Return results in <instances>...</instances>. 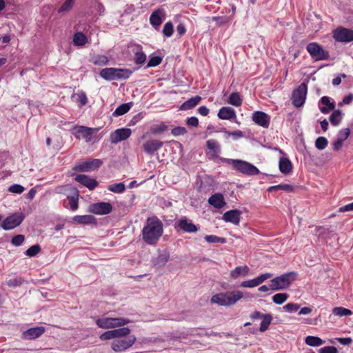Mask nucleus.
<instances>
[{
	"label": "nucleus",
	"instance_id": "f257e3e1",
	"mask_svg": "<svg viewBox=\"0 0 353 353\" xmlns=\"http://www.w3.org/2000/svg\"><path fill=\"white\" fill-rule=\"evenodd\" d=\"M163 232V225L157 216L148 217L141 230L143 241L148 245H154L157 243Z\"/></svg>",
	"mask_w": 353,
	"mask_h": 353
},
{
	"label": "nucleus",
	"instance_id": "f03ea898",
	"mask_svg": "<svg viewBox=\"0 0 353 353\" xmlns=\"http://www.w3.org/2000/svg\"><path fill=\"white\" fill-rule=\"evenodd\" d=\"M252 297L249 293L243 294L240 290L218 293L211 298V303L221 306H230L236 304L242 298Z\"/></svg>",
	"mask_w": 353,
	"mask_h": 353
},
{
	"label": "nucleus",
	"instance_id": "7ed1b4c3",
	"mask_svg": "<svg viewBox=\"0 0 353 353\" xmlns=\"http://www.w3.org/2000/svg\"><path fill=\"white\" fill-rule=\"evenodd\" d=\"M56 192L59 194H64L67 196L68 200V203L64 201L63 205L65 208H70L72 211H75L79 207V191L69 185L65 186H60L56 188Z\"/></svg>",
	"mask_w": 353,
	"mask_h": 353
},
{
	"label": "nucleus",
	"instance_id": "20e7f679",
	"mask_svg": "<svg viewBox=\"0 0 353 353\" xmlns=\"http://www.w3.org/2000/svg\"><path fill=\"white\" fill-rule=\"evenodd\" d=\"M132 72L130 69L106 68L100 71V76L107 81L128 79Z\"/></svg>",
	"mask_w": 353,
	"mask_h": 353
},
{
	"label": "nucleus",
	"instance_id": "39448f33",
	"mask_svg": "<svg viewBox=\"0 0 353 353\" xmlns=\"http://www.w3.org/2000/svg\"><path fill=\"white\" fill-rule=\"evenodd\" d=\"M296 276V273L292 272L276 276L270 281V288L274 291L287 289L294 281Z\"/></svg>",
	"mask_w": 353,
	"mask_h": 353
},
{
	"label": "nucleus",
	"instance_id": "423d86ee",
	"mask_svg": "<svg viewBox=\"0 0 353 353\" xmlns=\"http://www.w3.org/2000/svg\"><path fill=\"white\" fill-rule=\"evenodd\" d=\"M130 322L129 319L125 318L105 317L97 319L96 324L100 328L110 329L124 326Z\"/></svg>",
	"mask_w": 353,
	"mask_h": 353
},
{
	"label": "nucleus",
	"instance_id": "0eeeda50",
	"mask_svg": "<svg viewBox=\"0 0 353 353\" xmlns=\"http://www.w3.org/2000/svg\"><path fill=\"white\" fill-rule=\"evenodd\" d=\"M307 93V85L306 83L303 82L293 91L292 95V104L297 108L301 107L305 101Z\"/></svg>",
	"mask_w": 353,
	"mask_h": 353
},
{
	"label": "nucleus",
	"instance_id": "6e6552de",
	"mask_svg": "<svg viewBox=\"0 0 353 353\" xmlns=\"http://www.w3.org/2000/svg\"><path fill=\"white\" fill-rule=\"evenodd\" d=\"M306 49L310 56L315 60H327L329 58V52L316 43H309Z\"/></svg>",
	"mask_w": 353,
	"mask_h": 353
},
{
	"label": "nucleus",
	"instance_id": "1a4fd4ad",
	"mask_svg": "<svg viewBox=\"0 0 353 353\" xmlns=\"http://www.w3.org/2000/svg\"><path fill=\"white\" fill-rule=\"evenodd\" d=\"M25 218L22 212H17L8 216L1 223V228L5 230H10L19 226Z\"/></svg>",
	"mask_w": 353,
	"mask_h": 353
},
{
	"label": "nucleus",
	"instance_id": "9d476101",
	"mask_svg": "<svg viewBox=\"0 0 353 353\" xmlns=\"http://www.w3.org/2000/svg\"><path fill=\"white\" fill-rule=\"evenodd\" d=\"M174 228L187 233H194L199 230V227L193 223L192 220L186 216H182L175 221Z\"/></svg>",
	"mask_w": 353,
	"mask_h": 353
},
{
	"label": "nucleus",
	"instance_id": "9b49d317",
	"mask_svg": "<svg viewBox=\"0 0 353 353\" xmlns=\"http://www.w3.org/2000/svg\"><path fill=\"white\" fill-rule=\"evenodd\" d=\"M333 38L335 41L342 43L353 41V30L338 27L333 31Z\"/></svg>",
	"mask_w": 353,
	"mask_h": 353
},
{
	"label": "nucleus",
	"instance_id": "f8f14e48",
	"mask_svg": "<svg viewBox=\"0 0 353 353\" xmlns=\"http://www.w3.org/2000/svg\"><path fill=\"white\" fill-rule=\"evenodd\" d=\"M234 169L246 175H256L259 173V169L254 165L243 161L237 160Z\"/></svg>",
	"mask_w": 353,
	"mask_h": 353
},
{
	"label": "nucleus",
	"instance_id": "ddd939ff",
	"mask_svg": "<svg viewBox=\"0 0 353 353\" xmlns=\"http://www.w3.org/2000/svg\"><path fill=\"white\" fill-rule=\"evenodd\" d=\"M136 339L134 336H130L127 339L115 340L112 343L111 347L115 352H123L132 346Z\"/></svg>",
	"mask_w": 353,
	"mask_h": 353
},
{
	"label": "nucleus",
	"instance_id": "4468645a",
	"mask_svg": "<svg viewBox=\"0 0 353 353\" xmlns=\"http://www.w3.org/2000/svg\"><path fill=\"white\" fill-rule=\"evenodd\" d=\"M131 134L132 130L130 128H119L110 134V141L111 143L116 144L120 141L128 139Z\"/></svg>",
	"mask_w": 353,
	"mask_h": 353
},
{
	"label": "nucleus",
	"instance_id": "2eb2a0df",
	"mask_svg": "<svg viewBox=\"0 0 353 353\" xmlns=\"http://www.w3.org/2000/svg\"><path fill=\"white\" fill-rule=\"evenodd\" d=\"M90 212L98 215H104L112 211V205L108 202H97L90 205Z\"/></svg>",
	"mask_w": 353,
	"mask_h": 353
},
{
	"label": "nucleus",
	"instance_id": "dca6fc26",
	"mask_svg": "<svg viewBox=\"0 0 353 353\" xmlns=\"http://www.w3.org/2000/svg\"><path fill=\"white\" fill-rule=\"evenodd\" d=\"M165 17L166 13L164 9H157L152 12L150 17V23L156 30H159Z\"/></svg>",
	"mask_w": 353,
	"mask_h": 353
},
{
	"label": "nucleus",
	"instance_id": "f3484780",
	"mask_svg": "<svg viewBox=\"0 0 353 353\" xmlns=\"http://www.w3.org/2000/svg\"><path fill=\"white\" fill-rule=\"evenodd\" d=\"M128 48L132 54H134V61L136 64L143 63L146 60V55L143 51L142 46L139 44L132 43L129 45Z\"/></svg>",
	"mask_w": 353,
	"mask_h": 353
},
{
	"label": "nucleus",
	"instance_id": "a211bd4d",
	"mask_svg": "<svg viewBox=\"0 0 353 353\" xmlns=\"http://www.w3.org/2000/svg\"><path fill=\"white\" fill-rule=\"evenodd\" d=\"M252 121L259 126L268 128L270 123V117L262 111H256L252 114Z\"/></svg>",
	"mask_w": 353,
	"mask_h": 353
},
{
	"label": "nucleus",
	"instance_id": "6ab92c4d",
	"mask_svg": "<svg viewBox=\"0 0 353 353\" xmlns=\"http://www.w3.org/2000/svg\"><path fill=\"white\" fill-rule=\"evenodd\" d=\"M92 128L85 126H76L74 128L73 134L77 139H79L81 137L84 139L87 142H89L92 139Z\"/></svg>",
	"mask_w": 353,
	"mask_h": 353
},
{
	"label": "nucleus",
	"instance_id": "aec40b11",
	"mask_svg": "<svg viewBox=\"0 0 353 353\" xmlns=\"http://www.w3.org/2000/svg\"><path fill=\"white\" fill-rule=\"evenodd\" d=\"M241 214V212L239 210H229L223 214V219L226 222H230L236 225H239Z\"/></svg>",
	"mask_w": 353,
	"mask_h": 353
},
{
	"label": "nucleus",
	"instance_id": "412c9836",
	"mask_svg": "<svg viewBox=\"0 0 353 353\" xmlns=\"http://www.w3.org/2000/svg\"><path fill=\"white\" fill-rule=\"evenodd\" d=\"M101 165V160L94 159L83 162L79 165V168L80 171L90 172L99 168Z\"/></svg>",
	"mask_w": 353,
	"mask_h": 353
},
{
	"label": "nucleus",
	"instance_id": "4be33fe9",
	"mask_svg": "<svg viewBox=\"0 0 353 353\" xmlns=\"http://www.w3.org/2000/svg\"><path fill=\"white\" fill-rule=\"evenodd\" d=\"M75 181L87 187L90 190H94L98 185V182L85 174H78L75 177Z\"/></svg>",
	"mask_w": 353,
	"mask_h": 353
},
{
	"label": "nucleus",
	"instance_id": "5701e85b",
	"mask_svg": "<svg viewBox=\"0 0 353 353\" xmlns=\"http://www.w3.org/2000/svg\"><path fill=\"white\" fill-rule=\"evenodd\" d=\"M45 332L43 327H36L27 330L23 333V338L27 340L35 339L41 336Z\"/></svg>",
	"mask_w": 353,
	"mask_h": 353
},
{
	"label": "nucleus",
	"instance_id": "b1692460",
	"mask_svg": "<svg viewBox=\"0 0 353 353\" xmlns=\"http://www.w3.org/2000/svg\"><path fill=\"white\" fill-rule=\"evenodd\" d=\"M163 145V142L158 140H149L143 144L144 151L150 154L157 151Z\"/></svg>",
	"mask_w": 353,
	"mask_h": 353
},
{
	"label": "nucleus",
	"instance_id": "393cba45",
	"mask_svg": "<svg viewBox=\"0 0 353 353\" xmlns=\"http://www.w3.org/2000/svg\"><path fill=\"white\" fill-rule=\"evenodd\" d=\"M169 259L170 253L168 251H163L157 256L152 259V263L155 267L161 268L166 264Z\"/></svg>",
	"mask_w": 353,
	"mask_h": 353
},
{
	"label": "nucleus",
	"instance_id": "a878e982",
	"mask_svg": "<svg viewBox=\"0 0 353 353\" xmlns=\"http://www.w3.org/2000/svg\"><path fill=\"white\" fill-rule=\"evenodd\" d=\"M218 117L221 119L230 120L236 118V112L230 107H223L218 112Z\"/></svg>",
	"mask_w": 353,
	"mask_h": 353
},
{
	"label": "nucleus",
	"instance_id": "bb28decb",
	"mask_svg": "<svg viewBox=\"0 0 353 353\" xmlns=\"http://www.w3.org/2000/svg\"><path fill=\"white\" fill-rule=\"evenodd\" d=\"M250 271V268L247 265L237 266L230 272V277L236 279L239 277L246 276Z\"/></svg>",
	"mask_w": 353,
	"mask_h": 353
},
{
	"label": "nucleus",
	"instance_id": "cd10ccee",
	"mask_svg": "<svg viewBox=\"0 0 353 353\" xmlns=\"http://www.w3.org/2000/svg\"><path fill=\"white\" fill-rule=\"evenodd\" d=\"M208 203L218 209L222 208L225 204L223 196L219 193L211 196L208 199Z\"/></svg>",
	"mask_w": 353,
	"mask_h": 353
},
{
	"label": "nucleus",
	"instance_id": "c85d7f7f",
	"mask_svg": "<svg viewBox=\"0 0 353 353\" xmlns=\"http://www.w3.org/2000/svg\"><path fill=\"white\" fill-rule=\"evenodd\" d=\"M206 146L208 150L212 152L211 154V159H213L218 157V154L221 152V147L217 142V141L214 139L208 140L206 142Z\"/></svg>",
	"mask_w": 353,
	"mask_h": 353
},
{
	"label": "nucleus",
	"instance_id": "c756f323",
	"mask_svg": "<svg viewBox=\"0 0 353 353\" xmlns=\"http://www.w3.org/2000/svg\"><path fill=\"white\" fill-rule=\"evenodd\" d=\"M321 103L324 105V107H320V110L323 114H327L330 111L334 110L335 108V103L330 102V97L324 96L321 99Z\"/></svg>",
	"mask_w": 353,
	"mask_h": 353
},
{
	"label": "nucleus",
	"instance_id": "7c9ffc66",
	"mask_svg": "<svg viewBox=\"0 0 353 353\" xmlns=\"http://www.w3.org/2000/svg\"><path fill=\"white\" fill-rule=\"evenodd\" d=\"M201 100L199 96H195L185 101L181 106L180 110H187L194 108Z\"/></svg>",
	"mask_w": 353,
	"mask_h": 353
},
{
	"label": "nucleus",
	"instance_id": "2f4dec72",
	"mask_svg": "<svg viewBox=\"0 0 353 353\" xmlns=\"http://www.w3.org/2000/svg\"><path fill=\"white\" fill-rule=\"evenodd\" d=\"M279 170L281 172L288 174L292 172V163L290 161L285 157H282L279 161Z\"/></svg>",
	"mask_w": 353,
	"mask_h": 353
},
{
	"label": "nucleus",
	"instance_id": "473e14b6",
	"mask_svg": "<svg viewBox=\"0 0 353 353\" xmlns=\"http://www.w3.org/2000/svg\"><path fill=\"white\" fill-rule=\"evenodd\" d=\"M74 221L80 224H90L95 222L96 219L92 215H77L73 218Z\"/></svg>",
	"mask_w": 353,
	"mask_h": 353
},
{
	"label": "nucleus",
	"instance_id": "72a5a7b5",
	"mask_svg": "<svg viewBox=\"0 0 353 353\" xmlns=\"http://www.w3.org/2000/svg\"><path fill=\"white\" fill-rule=\"evenodd\" d=\"M261 319L262 321L260 325L259 331L264 332L268 329L272 321V316L270 314H265Z\"/></svg>",
	"mask_w": 353,
	"mask_h": 353
},
{
	"label": "nucleus",
	"instance_id": "f704fd0d",
	"mask_svg": "<svg viewBox=\"0 0 353 353\" xmlns=\"http://www.w3.org/2000/svg\"><path fill=\"white\" fill-rule=\"evenodd\" d=\"M305 342L307 345L312 347H318L324 343V341L321 338L313 336H307Z\"/></svg>",
	"mask_w": 353,
	"mask_h": 353
},
{
	"label": "nucleus",
	"instance_id": "c9c22d12",
	"mask_svg": "<svg viewBox=\"0 0 353 353\" xmlns=\"http://www.w3.org/2000/svg\"><path fill=\"white\" fill-rule=\"evenodd\" d=\"M342 119V112L339 110H334L330 117V121L332 125L336 126L339 125Z\"/></svg>",
	"mask_w": 353,
	"mask_h": 353
},
{
	"label": "nucleus",
	"instance_id": "e433bc0d",
	"mask_svg": "<svg viewBox=\"0 0 353 353\" xmlns=\"http://www.w3.org/2000/svg\"><path fill=\"white\" fill-rule=\"evenodd\" d=\"M87 41V37L81 32H77L74 35L73 42L75 46H83Z\"/></svg>",
	"mask_w": 353,
	"mask_h": 353
},
{
	"label": "nucleus",
	"instance_id": "4c0bfd02",
	"mask_svg": "<svg viewBox=\"0 0 353 353\" xmlns=\"http://www.w3.org/2000/svg\"><path fill=\"white\" fill-rule=\"evenodd\" d=\"M92 62L96 65H105L109 59L105 55H95L92 58Z\"/></svg>",
	"mask_w": 353,
	"mask_h": 353
},
{
	"label": "nucleus",
	"instance_id": "58836bf2",
	"mask_svg": "<svg viewBox=\"0 0 353 353\" xmlns=\"http://www.w3.org/2000/svg\"><path fill=\"white\" fill-rule=\"evenodd\" d=\"M131 108L130 103H123L119 105L113 112L112 115L114 117H118L123 115L128 112Z\"/></svg>",
	"mask_w": 353,
	"mask_h": 353
},
{
	"label": "nucleus",
	"instance_id": "ea45409f",
	"mask_svg": "<svg viewBox=\"0 0 353 353\" xmlns=\"http://www.w3.org/2000/svg\"><path fill=\"white\" fill-rule=\"evenodd\" d=\"M107 189L114 193L121 194L125 190L124 183H118L108 186Z\"/></svg>",
	"mask_w": 353,
	"mask_h": 353
},
{
	"label": "nucleus",
	"instance_id": "a19ab883",
	"mask_svg": "<svg viewBox=\"0 0 353 353\" xmlns=\"http://www.w3.org/2000/svg\"><path fill=\"white\" fill-rule=\"evenodd\" d=\"M228 103L234 106H240L242 103V99L238 92H233L230 94Z\"/></svg>",
	"mask_w": 353,
	"mask_h": 353
},
{
	"label": "nucleus",
	"instance_id": "79ce46f5",
	"mask_svg": "<svg viewBox=\"0 0 353 353\" xmlns=\"http://www.w3.org/2000/svg\"><path fill=\"white\" fill-rule=\"evenodd\" d=\"M332 312L334 315L339 316H350L352 314L349 309L343 307H336L333 309Z\"/></svg>",
	"mask_w": 353,
	"mask_h": 353
},
{
	"label": "nucleus",
	"instance_id": "37998d69",
	"mask_svg": "<svg viewBox=\"0 0 353 353\" xmlns=\"http://www.w3.org/2000/svg\"><path fill=\"white\" fill-rule=\"evenodd\" d=\"M289 296L286 293H278L274 294L272 296V301L274 303L281 305L283 303L288 299Z\"/></svg>",
	"mask_w": 353,
	"mask_h": 353
},
{
	"label": "nucleus",
	"instance_id": "c03bdc74",
	"mask_svg": "<svg viewBox=\"0 0 353 353\" xmlns=\"http://www.w3.org/2000/svg\"><path fill=\"white\" fill-rule=\"evenodd\" d=\"M232 19V16L227 17V16H220V17H212L211 18L212 21H216L217 23L220 26H224L228 23Z\"/></svg>",
	"mask_w": 353,
	"mask_h": 353
},
{
	"label": "nucleus",
	"instance_id": "a18cd8bd",
	"mask_svg": "<svg viewBox=\"0 0 353 353\" xmlns=\"http://www.w3.org/2000/svg\"><path fill=\"white\" fill-rule=\"evenodd\" d=\"M205 240L209 243H225V238L219 237L215 235H206Z\"/></svg>",
	"mask_w": 353,
	"mask_h": 353
},
{
	"label": "nucleus",
	"instance_id": "49530a36",
	"mask_svg": "<svg viewBox=\"0 0 353 353\" xmlns=\"http://www.w3.org/2000/svg\"><path fill=\"white\" fill-rule=\"evenodd\" d=\"M272 190H283L287 192H291L293 191L294 188L290 184H279V185L271 186L268 190L271 191Z\"/></svg>",
	"mask_w": 353,
	"mask_h": 353
},
{
	"label": "nucleus",
	"instance_id": "de8ad7c7",
	"mask_svg": "<svg viewBox=\"0 0 353 353\" xmlns=\"http://www.w3.org/2000/svg\"><path fill=\"white\" fill-rule=\"evenodd\" d=\"M328 144L327 139L324 137H319L316 139L315 146L319 150L325 149Z\"/></svg>",
	"mask_w": 353,
	"mask_h": 353
},
{
	"label": "nucleus",
	"instance_id": "09e8293b",
	"mask_svg": "<svg viewBox=\"0 0 353 353\" xmlns=\"http://www.w3.org/2000/svg\"><path fill=\"white\" fill-rule=\"evenodd\" d=\"M115 338L123 337L128 336L130 333V330L128 327H121L118 329H114Z\"/></svg>",
	"mask_w": 353,
	"mask_h": 353
},
{
	"label": "nucleus",
	"instance_id": "8fccbe9b",
	"mask_svg": "<svg viewBox=\"0 0 353 353\" xmlns=\"http://www.w3.org/2000/svg\"><path fill=\"white\" fill-rule=\"evenodd\" d=\"M168 130V126L165 123L154 125L151 128V132L154 134H160Z\"/></svg>",
	"mask_w": 353,
	"mask_h": 353
},
{
	"label": "nucleus",
	"instance_id": "3c124183",
	"mask_svg": "<svg viewBox=\"0 0 353 353\" xmlns=\"http://www.w3.org/2000/svg\"><path fill=\"white\" fill-rule=\"evenodd\" d=\"M41 248L39 245H33L26 250V254L30 257H32L39 254Z\"/></svg>",
	"mask_w": 353,
	"mask_h": 353
},
{
	"label": "nucleus",
	"instance_id": "603ef678",
	"mask_svg": "<svg viewBox=\"0 0 353 353\" xmlns=\"http://www.w3.org/2000/svg\"><path fill=\"white\" fill-rule=\"evenodd\" d=\"M163 34L167 37H170L173 34V25L170 21L167 22L163 28Z\"/></svg>",
	"mask_w": 353,
	"mask_h": 353
},
{
	"label": "nucleus",
	"instance_id": "864d4df0",
	"mask_svg": "<svg viewBox=\"0 0 353 353\" xmlns=\"http://www.w3.org/2000/svg\"><path fill=\"white\" fill-rule=\"evenodd\" d=\"M350 134V129L347 128L341 130L337 134V139L344 141L346 140Z\"/></svg>",
	"mask_w": 353,
	"mask_h": 353
},
{
	"label": "nucleus",
	"instance_id": "5fc2aeb1",
	"mask_svg": "<svg viewBox=\"0 0 353 353\" xmlns=\"http://www.w3.org/2000/svg\"><path fill=\"white\" fill-rule=\"evenodd\" d=\"M162 62V58L159 56L150 57L147 67H154L159 65Z\"/></svg>",
	"mask_w": 353,
	"mask_h": 353
},
{
	"label": "nucleus",
	"instance_id": "6e6d98bb",
	"mask_svg": "<svg viewBox=\"0 0 353 353\" xmlns=\"http://www.w3.org/2000/svg\"><path fill=\"white\" fill-rule=\"evenodd\" d=\"M73 3L74 0H65L63 5L58 10V12L60 13L70 10L72 8Z\"/></svg>",
	"mask_w": 353,
	"mask_h": 353
},
{
	"label": "nucleus",
	"instance_id": "4d7b16f0",
	"mask_svg": "<svg viewBox=\"0 0 353 353\" xmlns=\"http://www.w3.org/2000/svg\"><path fill=\"white\" fill-rule=\"evenodd\" d=\"M259 285L256 278L251 280L244 281L241 283V286L243 288H254Z\"/></svg>",
	"mask_w": 353,
	"mask_h": 353
},
{
	"label": "nucleus",
	"instance_id": "13d9d810",
	"mask_svg": "<svg viewBox=\"0 0 353 353\" xmlns=\"http://www.w3.org/2000/svg\"><path fill=\"white\" fill-rule=\"evenodd\" d=\"M25 188L19 184H13L8 188V191L14 194H21Z\"/></svg>",
	"mask_w": 353,
	"mask_h": 353
},
{
	"label": "nucleus",
	"instance_id": "bf43d9fd",
	"mask_svg": "<svg viewBox=\"0 0 353 353\" xmlns=\"http://www.w3.org/2000/svg\"><path fill=\"white\" fill-rule=\"evenodd\" d=\"M99 339L102 341L116 339L113 330H108L100 335Z\"/></svg>",
	"mask_w": 353,
	"mask_h": 353
},
{
	"label": "nucleus",
	"instance_id": "052dcab7",
	"mask_svg": "<svg viewBox=\"0 0 353 353\" xmlns=\"http://www.w3.org/2000/svg\"><path fill=\"white\" fill-rule=\"evenodd\" d=\"M75 97H77V101L81 105H85L87 103L88 99H87V96L85 94V92H79V93H77Z\"/></svg>",
	"mask_w": 353,
	"mask_h": 353
},
{
	"label": "nucleus",
	"instance_id": "680f3d73",
	"mask_svg": "<svg viewBox=\"0 0 353 353\" xmlns=\"http://www.w3.org/2000/svg\"><path fill=\"white\" fill-rule=\"evenodd\" d=\"M25 240V237L22 234H18L14 236L12 239V243L15 246H19L21 245Z\"/></svg>",
	"mask_w": 353,
	"mask_h": 353
},
{
	"label": "nucleus",
	"instance_id": "e2e57ef3",
	"mask_svg": "<svg viewBox=\"0 0 353 353\" xmlns=\"http://www.w3.org/2000/svg\"><path fill=\"white\" fill-rule=\"evenodd\" d=\"M299 305L292 303H288L283 306V309L288 312H296L299 309Z\"/></svg>",
	"mask_w": 353,
	"mask_h": 353
},
{
	"label": "nucleus",
	"instance_id": "0e129e2a",
	"mask_svg": "<svg viewBox=\"0 0 353 353\" xmlns=\"http://www.w3.org/2000/svg\"><path fill=\"white\" fill-rule=\"evenodd\" d=\"M319 353H338L337 349L334 346H325L319 350Z\"/></svg>",
	"mask_w": 353,
	"mask_h": 353
},
{
	"label": "nucleus",
	"instance_id": "69168bd1",
	"mask_svg": "<svg viewBox=\"0 0 353 353\" xmlns=\"http://www.w3.org/2000/svg\"><path fill=\"white\" fill-rule=\"evenodd\" d=\"M186 132L187 130L184 127H176L172 130V134L175 137L183 135Z\"/></svg>",
	"mask_w": 353,
	"mask_h": 353
},
{
	"label": "nucleus",
	"instance_id": "338daca9",
	"mask_svg": "<svg viewBox=\"0 0 353 353\" xmlns=\"http://www.w3.org/2000/svg\"><path fill=\"white\" fill-rule=\"evenodd\" d=\"M272 276V274L270 273H265L262 274L260 276L256 277L259 284H261L263 283L265 280H267L269 278H271Z\"/></svg>",
	"mask_w": 353,
	"mask_h": 353
},
{
	"label": "nucleus",
	"instance_id": "774afa93",
	"mask_svg": "<svg viewBox=\"0 0 353 353\" xmlns=\"http://www.w3.org/2000/svg\"><path fill=\"white\" fill-rule=\"evenodd\" d=\"M22 283L21 279L14 278L11 279L8 281V285L10 287H16Z\"/></svg>",
	"mask_w": 353,
	"mask_h": 353
}]
</instances>
